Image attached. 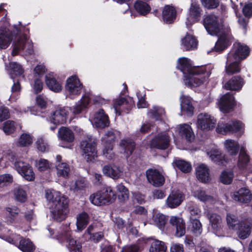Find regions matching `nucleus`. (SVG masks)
I'll return each mask as SVG.
<instances>
[{"label": "nucleus", "instance_id": "nucleus-2", "mask_svg": "<svg viewBox=\"0 0 252 252\" xmlns=\"http://www.w3.org/2000/svg\"><path fill=\"white\" fill-rule=\"evenodd\" d=\"M89 94L83 96L75 106L71 108L63 107L57 109L50 117V121L55 125H59L65 123L69 111H71L74 115L79 114L88 107L90 101Z\"/></svg>", "mask_w": 252, "mask_h": 252}, {"label": "nucleus", "instance_id": "nucleus-16", "mask_svg": "<svg viewBox=\"0 0 252 252\" xmlns=\"http://www.w3.org/2000/svg\"><path fill=\"white\" fill-rule=\"evenodd\" d=\"M147 178L150 184L155 187L162 186L164 183V178L156 169H149L146 172Z\"/></svg>", "mask_w": 252, "mask_h": 252}, {"label": "nucleus", "instance_id": "nucleus-8", "mask_svg": "<svg viewBox=\"0 0 252 252\" xmlns=\"http://www.w3.org/2000/svg\"><path fill=\"white\" fill-rule=\"evenodd\" d=\"M115 139V133L113 131H108L102 138V144L104 147L103 155L108 159H111L114 157L112 142Z\"/></svg>", "mask_w": 252, "mask_h": 252}, {"label": "nucleus", "instance_id": "nucleus-59", "mask_svg": "<svg viewBox=\"0 0 252 252\" xmlns=\"http://www.w3.org/2000/svg\"><path fill=\"white\" fill-rule=\"evenodd\" d=\"M14 196L16 199L20 202H25L27 199V194L25 191L20 188L15 189Z\"/></svg>", "mask_w": 252, "mask_h": 252}, {"label": "nucleus", "instance_id": "nucleus-43", "mask_svg": "<svg viewBox=\"0 0 252 252\" xmlns=\"http://www.w3.org/2000/svg\"><path fill=\"white\" fill-rule=\"evenodd\" d=\"M18 248L23 252H32L35 249L34 246L29 239H22Z\"/></svg>", "mask_w": 252, "mask_h": 252}, {"label": "nucleus", "instance_id": "nucleus-39", "mask_svg": "<svg viewBox=\"0 0 252 252\" xmlns=\"http://www.w3.org/2000/svg\"><path fill=\"white\" fill-rule=\"evenodd\" d=\"M120 145L124 150V153L126 157L130 156L135 148L134 143L129 139L122 140Z\"/></svg>", "mask_w": 252, "mask_h": 252}, {"label": "nucleus", "instance_id": "nucleus-11", "mask_svg": "<svg viewBox=\"0 0 252 252\" xmlns=\"http://www.w3.org/2000/svg\"><path fill=\"white\" fill-rule=\"evenodd\" d=\"M202 10L199 4L192 3L189 7V14L187 18L186 25L188 27L198 22L201 16Z\"/></svg>", "mask_w": 252, "mask_h": 252}, {"label": "nucleus", "instance_id": "nucleus-64", "mask_svg": "<svg viewBox=\"0 0 252 252\" xmlns=\"http://www.w3.org/2000/svg\"><path fill=\"white\" fill-rule=\"evenodd\" d=\"M14 166L18 172L21 174L30 166L28 164L18 160L15 162Z\"/></svg>", "mask_w": 252, "mask_h": 252}, {"label": "nucleus", "instance_id": "nucleus-40", "mask_svg": "<svg viewBox=\"0 0 252 252\" xmlns=\"http://www.w3.org/2000/svg\"><path fill=\"white\" fill-rule=\"evenodd\" d=\"M135 10L142 15H145L151 10V7L149 4L142 0H137L134 5Z\"/></svg>", "mask_w": 252, "mask_h": 252}, {"label": "nucleus", "instance_id": "nucleus-37", "mask_svg": "<svg viewBox=\"0 0 252 252\" xmlns=\"http://www.w3.org/2000/svg\"><path fill=\"white\" fill-rule=\"evenodd\" d=\"M101 191L106 204L111 203L116 200V194L110 187H105Z\"/></svg>", "mask_w": 252, "mask_h": 252}, {"label": "nucleus", "instance_id": "nucleus-27", "mask_svg": "<svg viewBox=\"0 0 252 252\" xmlns=\"http://www.w3.org/2000/svg\"><path fill=\"white\" fill-rule=\"evenodd\" d=\"M193 196L200 201L205 203L214 204L217 201V198L207 194L204 190L198 189L193 193Z\"/></svg>", "mask_w": 252, "mask_h": 252}, {"label": "nucleus", "instance_id": "nucleus-22", "mask_svg": "<svg viewBox=\"0 0 252 252\" xmlns=\"http://www.w3.org/2000/svg\"><path fill=\"white\" fill-rule=\"evenodd\" d=\"M184 199V195L180 191H172L166 199V205L170 208H175L181 204Z\"/></svg>", "mask_w": 252, "mask_h": 252}, {"label": "nucleus", "instance_id": "nucleus-3", "mask_svg": "<svg viewBox=\"0 0 252 252\" xmlns=\"http://www.w3.org/2000/svg\"><path fill=\"white\" fill-rule=\"evenodd\" d=\"M97 139L87 135L81 141L80 149L84 158L88 161L94 160L97 157Z\"/></svg>", "mask_w": 252, "mask_h": 252}, {"label": "nucleus", "instance_id": "nucleus-19", "mask_svg": "<svg viewBox=\"0 0 252 252\" xmlns=\"http://www.w3.org/2000/svg\"><path fill=\"white\" fill-rule=\"evenodd\" d=\"M210 222L212 231L217 235H222L223 223L221 217L217 214H212L209 217Z\"/></svg>", "mask_w": 252, "mask_h": 252}, {"label": "nucleus", "instance_id": "nucleus-32", "mask_svg": "<svg viewBox=\"0 0 252 252\" xmlns=\"http://www.w3.org/2000/svg\"><path fill=\"white\" fill-rule=\"evenodd\" d=\"M181 107L183 112H185L188 115H191L193 112L194 107L191 103L189 96L182 95L181 96Z\"/></svg>", "mask_w": 252, "mask_h": 252}, {"label": "nucleus", "instance_id": "nucleus-35", "mask_svg": "<svg viewBox=\"0 0 252 252\" xmlns=\"http://www.w3.org/2000/svg\"><path fill=\"white\" fill-rule=\"evenodd\" d=\"M241 61H233L228 62L227 60L226 65L225 66V71L227 74L232 75L238 73L241 71Z\"/></svg>", "mask_w": 252, "mask_h": 252}, {"label": "nucleus", "instance_id": "nucleus-48", "mask_svg": "<svg viewBox=\"0 0 252 252\" xmlns=\"http://www.w3.org/2000/svg\"><path fill=\"white\" fill-rule=\"evenodd\" d=\"M101 191L96 192L90 196V201L94 205L101 206L106 204L105 200L103 198Z\"/></svg>", "mask_w": 252, "mask_h": 252}, {"label": "nucleus", "instance_id": "nucleus-34", "mask_svg": "<svg viewBox=\"0 0 252 252\" xmlns=\"http://www.w3.org/2000/svg\"><path fill=\"white\" fill-rule=\"evenodd\" d=\"M224 146L226 152L231 156H236L239 149V143L233 140L228 139L224 141Z\"/></svg>", "mask_w": 252, "mask_h": 252}, {"label": "nucleus", "instance_id": "nucleus-6", "mask_svg": "<svg viewBox=\"0 0 252 252\" xmlns=\"http://www.w3.org/2000/svg\"><path fill=\"white\" fill-rule=\"evenodd\" d=\"M249 53L250 50L247 45L239 42H236L234 44L232 50L228 54L227 60L228 62L233 61H241L249 56Z\"/></svg>", "mask_w": 252, "mask_h": 252}, {"label": "nucleus", "instance_id": "nucleus-25", "mask_svg": "<svg viewBox=\"0 0 252 252\" xmlns=\"http://www.w3.org/2000/svg\"><path fill=\"white\" fill-rule=\"evenodd\" d=\"M45 83L51 90L55 92H59L62 89L61 82L56 80L53 73H48L46 75Z\"/></svg>", "mask_w": 252, "mask_h": 252}, {"label": "nucleus", "instance_id": "nucleus-15", "mask_svg": "<svg viewBox=\"0 0 252 252\" xmlns=\"http://www.w3.org/2000/svg\"><path fill=\"white\" fill-rule=\"evenodd\" d=\"M83 86L76 76L69 77L66 81V89L71 95H78L81 93Z\"/></svg>", "mask_w": 252, "mask_h": 252}, {"label": "nucleus", "instance_id": "nucleus-29", "mask_svg": "<svg viewBox=\"0 0 252 252\" xmlns=\"http://www.w3.org/2000/svg\"><path fill=\"white\" fill-rule=\"evenodd\" d=\"M103 172L106 175L114 179L119 178L122 175L121 169L115 165H105L103 168Z\"/></svg>", "mask_w": 252, "mask_h": 252}, {"label": "nucleus", "instance_id": "nucleus-28", "mask_svg": "<svg viewBox=\"0 0 252 252\" xmlns=\"http://www.w3.org/2000/svg\"><path fill=\"white\" fill-rule=\"evenodd\" d=\"M196 175L197 179L203 183H206L210 179L209 169L203 164H201L196 167Z\"/></svg>", "mask_w": 252, "mask_h": 252}, {"label": "nucleus", "instance_id": "nucleus-18", "mask_svg": "<svg viewBox=\"0 0 252 252\" xmlns=\"http://www.w3.org/2000/svg\"><path fill=\"white\" fill-rule=\"evenodd\" d=\"M252 195L249 189L246 187L240 189L237 191L234 192L233 199L243 204H247L252 199Z\"/></svg>", "mask_w": 252, "mask_h": 252}, {"label": "nucleus", "instance_id": "nucleus-53", "mask_svg": "<svg viewBox=\"0 0 252 252\" xmlns=\"http://www.w3.org/2000/svg\"><path fill=\"white\" fill-rule=\"evenodd\" d=\"M175 165L180 169L182 171L185 173H188L191 171V166L189 163L182 160H176L174 161Z\"/></svg>", "mask_w": 252, "mask_h": 252}, {"label": "nucleus", "instance_id": "nucleus-62", "mask_svg": "<svg viewBox=\"0 0 252 252\" xmlns=\"http://www.w3.org/2000/svg\"><path fill=\"white\" fill-rule=\"evenodd\" d=\"M192 227L194 233L200 234L202 232V224L197 219H191Z\"/></svg>", "mask_w": 252, "mask_h": 252}, {"label": "nucleus", "instance_id": "nucleus-33", "mask_svg": "<svg viewBox=\"0 0 252 252\" xmlns=\"http://www.w3.org/2000/svg\"><path fill=\"white\" fill-rule=\"evenodd\" d=\"M84 236L87 240L97 243L102 238L103 234L101 232L94 233L93 227L92 225H90L85 233Z\"/></svg>", "mask_w": 252, "mask_h": 252}, {"label": "nucleus", "instance_id": "nucleus-14", "mask_svg": "<svg viewBox=\"0 0 252 252\" xmlns=\"http://www.w3.org/2000/svg\"><path fill=\"white\" fill-rule=\"evenodd\" d=\"M235 102L233 96L229 93L222 95L218 101L220 110L223 113H228L232 109Z\"/></svg>", "mask_w": 252, "mask_h": 252}, {"label": "nucleus", "instance_id": "nucleus-30", "mask_svg": "<svg viewBox=\"0 0 252 252\" xmlns=\"http://www.w3.org/2000/svg\"><path fill=\"white\" fill-rule=\"evenodd\" d=\"M207 153L210 159L219 165H223L227 162L224 156L222 155L221 152L217 149H213Z\"/></svg>", "mask_w": 252, "mask_h": 252}, {"label": "nucleus", "instance_id": "nucleus-63", "mask_svg": "<svg viewBox=\"0 0 252 252\" xmlns=\"http://www.w3.org/2000/svg\"><path fill=\"white\" fill-rule=\"evenodd\" d=\"M21 175L29 181H32L34 179V174L32 168L30 166L25 170Z\"/></svg>", "mask_w": 252, "mask_h": 252}, {"label": "nucleus", "instance_id": "nucleus-42", "mask_svg": "<svg viewBox=\"0 0 252 252\" xmlns=\"http://www.w3.org/2000/svg\"><path fill=\"white\" fill-rule=\"evenodd\" d=\"M249 161V157L246 154V149L244 146H242L240 148V152L239 156V160L238 162V166L240 168H244L247 166Z\"/></svg>", "mask_w": 252, "mask_h": 252}, {"label": "nucleus", "instance_id": "nucleus-52", "mask_svg": "<svg viewBox=\"0 0 252 252\" xmlns=\"http://www.w3.org/2000/svg\"><path fill=\"white\" fill-rule=\"evenodd\" d=\"M218 41L216 42L214 50L216 52H220L224 50L227 46L228 40L224 38L221 34Z\"/></svg>", "mask_w": 252, "mask_h": 252}, {"label": "nucleus", "instance_id": "nucleus-4", "mask_svg": "<svg viewBox=\"0 0 252 252\" xmlns=\"http://www.w3.org/2000/svg\"><path fill=\"white\" fill-rule=\"evenodd\" d=\"M203 25L208 32L211 35L219 36L222 33L223 20L214 14L205 16L203 19Z\"/></svg>", "mask_w": 252, "mask_h": 252}, {"label": "nucleus", "instance_id": "nucleus-13", "mask_svg": "<svg viewBox=\"0 0 252 252\" xmlns=\"http://www.w3.org/2000/svg\"><path fill=\"white\" fill-rule=\"evenodd\" d=\"M170 144L169 136L166 132L158 134L151 142L150 146L159 149H167Z\"/></svg>", "mask_w": 252, "mask_h": 252}, {"label": "nucleus", "instance_id": "nucleus-12", "mask_svg": "<svg viewBox=\"0 0 252 252\" xmlns=\"http://www.w3.org/2000/svg\"><path fill=\"white\" fill-rule=\"evenodd\" d=\"M178 68L185 76L189 75L191 72H198L206 69L205 66H192L190 61L186 58H182L178 60Z\"/></svg>", "mask_w": 252, "mask_h": 252}, {"label": "nucleus", "instance_id": "nucleus-47", "mask_svg": "<svg viewBox=\"0 0 252 252\" xmlns=\"http://www.w3.org/2000/svg\"><path fill=\"white\" fill-rule=\"evenodd\" d=\"M89 218L86 213L80 214L77 218V227L79 230H82L88 224Z\"/></svg>", "mask_w": 252, "mask_h": 252}, {"label": "nucleus", "instance_id": "nucleus-26", "mask_svg": "<svg viewBox=\"0 0 252 252\" xmlns=\"http://www.w3.org/2000/svg\"><path fill=\"white\" fill-rule=\"evenodd\" d=\"M198 42L192 35L187 34L181 40V45L186 51L194 50L197 48Z\"/></svg>", "mask_w": 252, "mask_h": 252}, {"label": "nucleus", "instance_id": "nucleus-57", "mask_svg": "<svg viewBox=\"0 0 252 252\" xmlns=\"http://www.w3.org/2000/svg\"><path fill=\"white\" fill-rule=\"evenodd\" d=\"M16 129L15 123L11 121L5 122L3 126V130L4 133L9 135L13 133Z\"/></svg>", "mask_w": 252, "mask_h": 252}, {"label": "nucleus", "instance_id": "nucleus-9", "mask_svg": "<svg viewBox=\"0 0 252 252\" xmlns=\"http://www.w3.org/2000/svg\"><path fill=\"white\" fill-rule=\"evenodd\" d=\"M32 41L25 35L19 37L14 42L12 55H16L21 50H25L28 54L32 52Z\"/></svg>", "mask_w": 252, "mask_h": 252}, {"label": "nucleus", "instance_id": "nucleus-10", "mask_svg": "<svg viewBox=\"0 0 252 252\" xmlns=\"http://www.w3.org/2000/svg\"><path fill=\"white\" fill-rule=\"evenodd\" d=\"M216 120L208 114H200L198 116L197 127L202 130H210L213 129L216 125Z\"/></svg>", "mask_w": 252, "mask_h": 252}, {"label": "nucleus", "instance_id": "nucleus-51", "mask_svg": "<svg viewBox=\"0 0 252 252\" xmlns=\"http://www.w3.org/2000/svg\"><path fill=\"white\" fill-rule=\"evenodd\" d=\"M234 174L231 171H224L220 175V181L223 184L228 185L231 183Z\"/></svg>", "mask_w": 252, "mask_h": 252}, {"label": "nucleus", "instance_id": "nucleus-60", "mask_svg": "<svg viewBox=\"0 0 252 252\" xmlns=\"http://www.w3.org/2000/svg\"><path fill=\"white\" fill-rule=\"evenodd\" d=\"M201 1L202 5L208 9L215 8L219 4L218 0H201Z\"/></svg>", "mask_w": 252, "mask_h": 252}, {"label": "nucleus", "instance_id": "nucleus-5", "mask_svg": "<svg viewBox=\"0 0 252 252\" xmlns=\"http://www.w3.org/2000/svg\"><path fill=\"white\" fill-rule=\"evenodd\" d=\"M206 69L198 72H191L187 76H185V84L189 86L197 87L201 85L208 78L211 71L210 65L204 66Z\"/></svg>", "mask_w": 252, "mask_h": 252}, {"label": "nucleus", "instance_id": "nucleus-46", "mask_svg": "<svg viewBox=\"0 0 252 252\" xmlns=\"http://www.w3.org/2000/svg\"><path fill=\"white\" fill-rule=\"evenodd\" d=\"M167 247L165 244L159 240H154L151 244L150 252H166Z\"/></svg>", "mask_w": 252, "mask_h": 252}, {"label": "nucleus", "instance_id": "nucleus-21", "mask_svg": "<svg viewBox=\"0 0 252 252\" xmlns=\"http://www.w3.org/2000/svg\"><path fill=\"white\" fill-rule=\"evenodd\" d=\"M252 227V219H248L241 221L237 232L238 237L241 239H245L248 238L251 234Z\"/></svg>", "mask_w": 252, "mask_h": 252}, {"label": "nucleus", "instance_id": "nucleus-49", "mask_svg": "<svg viewBox=\"0 0 252 252\" xmlns=\"http://www.w3.org/2000/svg\"><path fill=\"white\" fill-rule=\"evenodd\" d=\"M57 239L60 240L61 242L66 240L68 242L70 250L75 247L77 244L76 241L72 237L71 233L69 230H67L64 234L58 236Z\"/></svg>", "mask_w": 252, "mask_h": 252}, {"label": "nucleus", "instance_id": "nucleus-45", "mask_svg": "<svg viewBox=\"0 0 252 252\" xmlns=\"http://www.w3.org/2000/svg\"><path fill=\"white\" fill-rule=\"evenodd\" d=\"M33 142V138L29 133H24L20 135L17 144L20 147H27L31 145Z\"/></svg>", "mask_w": 252, "mask_h": 252}, {"label": "nucleus", "instance_id": "nucleus-38", "mask_svg": "<svg viewBox=\"0 0 252 252\" xmlns=\"http://www.w3.org/2000/svg\"><path fill=\"white\" fill-rule=\"evenodd\" d=\"M179 132L180 134L185 137L188 141L193 139L194 135L191 127L186 124L181 125L179 126Z\"/></svg>", "mask_w": 252, "mask_h": 252}, {"label": "nucleus", "instance_id": "nucleus-41", "mask_svg": "<svg viewBox=\"0 0 252 252\" xmlns=\"http://www.w3.org/2000/svg\"><path fill=\"white\" fill-rule=\"evenodd\" d=\"M9 68V73L12 78L13 79L18 76L23 77L24 70L20 64L14 62L11 63Z\"/></svg>", "mask_w": 252, "mask_h": 252}, {"label": "nucleus", "instance_id": "nucleus-20", "mask_svg": "<svg viewBox=\"0 0 252 252\" xmlns=\"http://www.w3.org/2000/svg\"><path fill=\"white\" fill-rule=\"evenodd\" d=\"M92 123L94 126L100 128L108 126L109 124L108 116L103 110H99L94 115Z\"/></svg>", "mask_w": 252, "mask_h": 252}, {"label": "nucleus", "instance_id": "nucleus-61", "mask_svg": "<svg viewBox=\"0 0 252 252\" xmlns=\"http://www.w3.org/2000/svg\"><path fill=\"white\" fill-rule=\"evenodd\" d=\"M37 148L41 152H45L48 149V145L42 137H39L36 142Z\"/></svg>", "mask_w": 252, "mask_h": 252}, {"label": "nucleus", "instance_id": "nucleus-50", "mask_svg": "<svg viewBox=\"0 0 252 252\" xmlns=\"http://www.w3.org/2000/svg\"><path fill=\"white\" fill-rule=\"evenodd\" d=\"M117 190L118 192V199L121 202H125L129 198V192L128 189L123 185L120 184L117 186Z\"/></svg>", "mask_w": 252, "mask_h": 252}, {"label": "nucleus", "instance_id": "nucleus-58", "mask_svg": "<svg viewBox=\"0 0 252 252\" xmlns=\"http://www.w3.org/2000/svg\"><path fill=\"white\" fill-rule=\"evenodd\" d=\"M226 221L228 227L232 229L236 228V225H240V222L237 217L231 214H228L226 217Z\"/></svg>", "mask_w": 252, "mask_h": 252}, {"label": "nucleus", "instance_id": "nucleus-56", "mask_svg": "<svg viewBox=\"0 0 252 252\" xmlns=\"http://www.w3.org/2000/svg\"><path fill=\"white\" fill-rule=\"evenodd\" d=\"M154 220L155 224L160 228H162L166 222L165 216L160 213L155 214L154 215Z\"/></svg>", "mask_w": 252, "mask_h": 252}, {"label": "nucleus", "instance_id": "nucleus-54", "mask_svg": "<svg viewBox=\"0 0 252 252\" xmlns=\"http://www.w3.org/2000/svg\"><path fill=\"white\" fill-rule=\"evenodd\" d=\"M165 113V111L162 108L158 106H154L150 112L151 116L156 120L162 119Z\"/></svg>", "mask_w": 252, "mask_h": 252}, {"label": "nucleus", "instance_id": "nucleus-24", "mask_svg": "<svg viewBox=\"0 0 252 252\" xmlns=\"http://www.w3.org/2000/svg\"><path fill=\"white\" fill-rule=\"evenodd\" d=\"M245 82L239 76H235L229 80L224 85V88L228 90L239 91L241 90Z\"/></svg>", "mask_w": 252, "mask_h": 252}, {"label": "nucleus", "instance_id": "nucleus-36", "mask_svg": "<svg viewBox=\"0 0 252 252\" xmlns=\"http://www.w3.org/2000/svg\"><path fill=\"white\" fill-rule=\"evenodd\" d=\"M59 137L67 142H72L74 139V135L71 130L65 127H62L59 130Z\"/></svg>", "mask_w": 252, "mask_h": 252}, {"label": "nucleus", "instance_id": "nucleus-1", "mask_svg": "<svg viewBox=\"0 0 252 252\" xmlns=\"http://www.w3.org/2000/svg\"><path fill=\"white\" fill-rule=\"evenodd\" d=\"M45 197L52 203L53 218L58 221L64 220L69 212L68 198L60 192L52 189L46 190Z\"/></svg>", "mask_w": 252, "mask_h": 252}, {"label": "nucleus", "instance_id": "nucleus-7", "mask_svg": "<svg viewBox=\"0 0 252 252\" xmlns=\"http://www.w3.org/2000/svg\"><path fill=\"white\" fill-rule=\"evenodd\" d=\"M243 125L239 121L231 122L230 123H225L223 120L220 121L217 127L216 130L218 133L226 134L228 132H237L241 131L240 136L244 133Z\"/></svg>", "mask_w": 252, "mask_h": 252}, {"label": "nucleus", "instance_id": "nucleus-17", "mask_svg": "<svg viewBox=\"0 0 252 252\" xmlns=\"http://www.w3.org/2000/svg\"><path fill=\"white\" fill-rule=\"evenodd\" d=\"M169 222L175 229V235L176 237H180L185 235L186 233V224L182 218L172 216L170 219Z\"/></svg>", "mask_w": 252, "mask_h": 252}, {"label": "nucleus", "instance_id": "nucleus-31", "mask_svg": "<svg viewBox=\"0 0 252 252\" xmlns=\"http://www.w3.org/2000/svg\"><path fill=\"white\" fill-rule=\"evenodd\" d=\"M163 18L167 23H172L176 18V11L172 6L166 5L162 12Z\"/></svg>", "mask_w": 252, "mask_h": 252}, {"label": "nucleus", "instance_id": "nucleus-44", "mask_svg": "<svg viewBox=\"0 0 252 252\" xmlns=\"http://www.w3.org/2000/svg\"><path fill=\"white\" fill-rule=\"evenodd\" d=\"M12 39V35L10 32H6L0 34V48L5 49L10 45Z\"/></svg>", "mask_w": 252, "mask_h": 252}, {"label": "nucleus", "instance_id": "nucleus-55", "mask_svg": "<svg viewBox=\"0 0 252 252\" xmlns=\"http://www.w3.org/2000/svg\"><path fill=\"white\" fill-rule=\"evenodd\" d=\"M21 90V87L18 82L15 83L12 87V94L9 98L11 102L16 101L19 98V92Z\"/></svg>", "mask_w": 252, "mask_h": 252}, {"label": "nucleus", "instance_id": "nucleus-23", "mask_svg": "<svg viewBox=\"0 0 252 252\" xmlns=\"http://www.w3.org/2000/svg\"><path fill=\"white\" fill-rule=\"evenodd\" d=\"M56 158V167L58 176L64 178L67 177L70 171L69 165L62 161V158L60 155H57Z\"/></svg>", "mask_w": 252, "mask_h": 252}]
</instances>
